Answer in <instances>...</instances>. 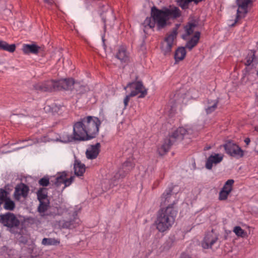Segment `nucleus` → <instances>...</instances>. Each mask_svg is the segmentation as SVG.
I'll return each mask as SVG.
<instances>
[{
    "instance_id": "obj_1",
    "label": "nucleus",
    "mask_w": 258,
    "mask_h": 258,
    "mask_svg": "<svg viewBox=\"0 0 258 258\" xmlns=\"http://www.w3.org/2000/svg\"><path fill=\"white\" fill-rule=\"evenodd\" d=\"M177 202L171 188L167 189L161 196V204L163 206L167 205V206L161 208L157 215L155 224L159 232H164L168 230L174 223L177 215L174 205Z\"/></svg>"
},
{
    "instance_id": "obj_2",
    "label": "nucleus",
    "mask_w": 258,
    "mask_h": 258,
    "mask_svg": "<svg viewBox=\"0 0 258 258\" xmlns=\"http://www.w3.org/2000/svg\"><path fill=\"white\" fill-rule=\"evenodd\" d=\"M101 121L98 118L88 116L74 123L73 136L64 134L62 142H69L73 140L87 141L95 138L99 133Z\"/></svg>"
},
{
    "instance_id": "obj_3",
    "label": "nucleus",
    "mask_w": 258,
    "mask_h": 258,
    "mask_svg": "<svg viewBox=\"0 0 258 258\" xmlns=\"http://www.w3.org/2000/svg\"><path fill=\"white\" fill-rule=\"evenodd\" d=\"M181 15L180 10L176 7L165 8L162 10L153 7L151 9V17H147L144 21L145 26L154 28L156 24L159 28L164 27L170 19H176Z\"/></svg>"
},
{
    "instance_id": "obj_4",
    "label": "nucleus",
    "mask_w": 258,
    "mask_h": 258,
    "mask_svg": "<svg viewBox=\"0 0 258 258\" xmlns=\"http://www.w3.org/2000/svg\"><path fill=\"white\" fill-rule=\"evenodd\" d=\"M79 85L78 82L74 81L72 78L60 80L58 81L53 80L39 83L34 86L36 90L40 91H52L61 89L72 90L74 87H77Z\"/></svg>"
},
{
    "instance_id": "obj_5",
    "label": "nucleus",
    "mask_w": 258,
    "mask_h": 258,
    "mask_svg": "<svg viewBox=\"0 0 258 258\" xmlns=\"http://www.w3.org/2000/svg\"><path fill=\"white\" fill-rule=\"evenodd\" d=\"M193 133V130L188 127H180L175 130L168 139H165L163 144L158 147L157 151L161 156L166 153L177 140H181L184 138H190Z\"/></svg>"
},
{
    "instance_id": "obj_6",
    "label": "nucleus",
    "mask_w": 258,
    "mask_h": 258,
    "mask_svg": "<svg viewBox=\"0 0 258 258\" xmlns=\"http://www.w3.org/2000/svg\"><path fill=\"white\" fill-rule=\"evenodd\" d=\"M124 89H128L130 91L131 96H136L139 95V98H144L147 94V89L141 81H134L127 84Z\"/></svg>"
},
{
    "instance_id": "obj_7",
    "label": "nucleus",
    "mask_w": 258,
    "mask_h": 258,
    "mask_svg": "<svg viewBox=\"0 0 258 258\" xmlns=\"http://www.w3.org/2000/svg\"><path fill=\"white\" fill-rule=\"evenodd\" d=\"M177 35V29L174 28L171 31L166 34L164 41L161 44V50L165 54L171 51L172 47L175 43L176 38Z\"/></svg>"
},
{
    "instance_id": "obj_8",
    "label": "nucleus",
    "mask_w": 258,
    "mask_h": 258,
    "mask_svg": "<svg viewBox=\"0 0 258 258\" xmlns=\"http://www.w3.org/2000/svg\"><path fill=\"white\" fill-rule=\"evenodd\" d=\"M135 166V164L131 160H127L122 165V168L119 169L117 172L115 173L113 177L111 179L112 186L117 184L118 180L123 178L126 174L132 170Z\"/></svg>"
},
{
    "instance_id": "obj_9",
    "label": "nucleus",
    "mask_w": 258,
    "mask_h": 258,
    "mask_svg": "<svg viewBox=\"0 0 258 258\" xmlns=\"http://www.w3.org/2000/svg\"><path fill=\"white\" fill-rule=\"evenodd\" d=\"M0 223L12 228L18 227L20 224V221L13 213L8 212L0 215Z\"/></svg>"
},
{
    "instance_id": "obj_10",
    "label": "nucleus",
    "mask_w": 258,
    "mask_h": 258,
    "mask_svg": "<svg viewBox=\"0 0 258 258\" xmlns=\"http://www.w3.org/2000/svg\"><path fill=\"white\" fill-rule=\"evenodd\" d=\"M238 9L235 23L238 20L245 17L248 12V7L252 4V0H236Z\"/></svg>"
},
{
    "instance_id": "obj_11",
    "label": "nucleus",
    "mask_w": 258,
    "mask_h": 258,
    "mask_svg": "<svg viewBox=\"0 0 258 258\" xmlns=\"http://www.w3.org/2000/svg\"><path fill=\"white\" fill-rule=\"evenodd\" d=\"M30 191V188L28 185L20 183L18 184L15 187L13 197L16 201H20L22 199H26Z\"/></svg>"
},
{
    "instance_id": "obj_12",
    "label": "nucleus",
    "mask_w": 258,
    "mask_h": 258,
    "mask_svg": "<svg viewBox=\"0 0 258 258\" xmlns=\"http://www.w3.org/2000/svg\"><path fill=\"white\" fill-rule=\"evenodd\" d=\"M226 153L231 156L240 158L243 156V151L236 144L229 142L224 145Z\"/></svg>"
},
{
    "instance_id": "obj_13",
    "label": "nucleus",
    "mask_w": 258,
    "mask_h": 258,
    "mask_svg": "<svg viewBox=\"0 0 258 258\" xmlns=\"http://www.w3.org/2000/svg\"><path fill=\"white\" fill-rule=\"evenodd\" d=\"M218 236L212 232L207 233L201 245L204 249L212 248V246L217 242Z\"/></svg>"
},
{
    "instance_id": "obj_14",
    "label": "nucleus",
    "mask_w": 258,
    "mask_h": 258,
    "mask_svg": "<svg viewBox=\"0 0 258 258\" xmlns=\"http://www.w3.org/2000/svg\"><path fill=\"white\" fill-rule=\"evenodd\" d=\"M223 159V155L221 154L214 153L211 154L207 159L206 168L209 170L212 169L214 165L220 163Z\"/></svg>"
},
{
    "instance_id": "obj_15",
    "label": "nucleus",
    "mask_w": 258,
    "mask_h": 258,
    "mask_svg": "<svg viewBox=\"0 0 258 258\" xmlns=\"http://www.w3.org/2000/svg\"><path fill=\"white\" fill-rule=\"evenodd\" d=\"M74 178V177L73 176L67 178V173L66 172H62L59 173L55 178V184L56 186H59L61 184H63L64 186L63 187V189H64L72 183Z\"/></svg>"
},
{
    "instance_id": "obj_16",
    "label": "nucleus",
    "mask_w": 258,
    "mask_h": 258,
    "mask_svg": "<svg viewBox=\"0 0 258 258\" xmlns=\"http://www.w3.org/2000/svg\"><path fill=\"white\" fill-rule=\"evenodd\" d=\"M100 147V144L99 143H96L94 145L91 146L86 152L87 158L89 159H95L99 153Z\"/></svg>"
},
{
    "instance_id": "obj_17",
    "label": "nucleus",
    "mask_w": 258,
    "mask_h": 258,
    "mask_svg": "<svg viewBox=\"0 0 258 258\" xmlns=\"http://www.w3.org/2000/svg\"><path fill=\"white\" fill-rule=\"evenodd\" d=\"M115 56L121 62H128L130 59L128 53L124 46L118 48Z\"/></svg>"
},
{
    "instance_id": "obj_18",
    "label": "nucleus",
    "mask_w": 258,
    "mask_h": 258,
    "mask_svg": "<svg viewBox=\"0 0 258 258\" xmlns=\"http://www.w3.org/2000/svg\"><path fill=\"white\" fill-rule=\"evenodd\" d=\"M200 37V33L196 32L192 37L187 42L185 47L188 48L189 50H191L198 44Z\"/></svg>"
},
{
    "instance_id": "obj_19",
    "label": "nucleus",
    "mask_w": 258,
    "mask_h": 258,
    "mask_svg": "<svg viewBox=\"0 0 258 258\" xmlns=\"http://www.w3.org/2000/svg\"><path fill=\"white\" fill-rule=\"evenodd\" d=\"M74 168L75 173L78 176H82L85 171V165L78 160L75 161Z\"/></svg>"
},
{
    "instance_id": "obj_20",
    "label": "nucleus",
    "mask_w": 258,
    "mask_h": 258,
    "mask_svg": "<svg viewBox=\"0 0 258 258\" xmlns=\"http://www.w3.org/2000/svg\"><path fill=\"white\" fill-rule=\"evenodd\" d=\"M39 47L35 44H24L23 47V51L25 54L29 53L37 54L38 52Z\"/></svg>"
},
{
    "instance_id": "obj_21",
    "label": "nucleus",
    "mask_w": 258,
    "mask_h": 258,
    "mask_svg": "<svg viewBox=\"0 0 258 258\" xmlns=\"http://www.w3.org/2000/svg\"><path fill=\"white\" fill-rule=\"evenodd\" d=\"M0 49L13 52L16 49V45L15 44L10 45L6 41H0Z\"/></svg>"
},
{
    "instance_id": "obj_22",
    "label": "nucleus",
    "mask_w": 258,
    "mask_h": 258,
    "mask_svg": "<svg viewBox=\"0 0 258 258\" xmlns=\"http://www.w3.org/2000/svg\"><path fill=\"white\" fill-rule=\"evenodd\" d=\"M196 24L194 23H188L184 27L185 34L183 35L182 37L183 39L186 40L187 39V36L190 35L194 33Z\"/></svg>"
},
{
    "instance_id": "obj_23",
    "label": "nucleus",
    "mask_w": 258,
    "mask_h": 258,
    "mask_svg": "<svg viewBox=\"0 0 258 258\" xmlns=\"http://www.w3.org/2000/svg\"><path fill=\"white\" fill-rule=\"evenodd\" d=\"M185 47H179L175 51L174 58L176 61H180L184 59L186 55Z\"/></svg>"
},
{
    "instance_id": "obj_24",
    "label": "nucleus",
    "mask_w": 258,
    "mask_h": 258,
    "mask_svg": "<svg viewBox=\"0 0 258 258\" xmlns=\"http://www.w3.org/2000/svg\"><path fill=\"white\" fill-rule=\"evenodd\" d=\"M3 204L4 208L8 211H13L16 207L15 202L10 198L9 195Z\"/></svg>"
},
{
    "instance_id": "obj_25",
    "label": "nucleus",
    "mask_w": 258,
    "mask_h": 258,
    "mask_svg": "<svg viewBox=\"0 0 258 258\" xmlns=\"http://www.w3.org/2000/svg\"><path fill=\"white\" fill-rule=\"evenodd\" d=\"M80 220L79 218L75 217L73 221H66L63 224V227L67 228H74L80 224Z\"/></svg>"
},
{
    "instance_id": "obj_26",
    "label": "nucleus",
    "mask_w": 258,
    "mask_h": 258,
    "mask_svg": "<svg viewBox=\"0 0 258 258\" xmlns=\"http://www.w3.org/2000/svg\"><path fill=\"white\" fill-rule=\"evenodd\" d=\"M39 201V205L38 207V211L40 213L45 212L48 209L49 206V202L48 200H44Z\"/></svg>"
},
{
    "instance_id": "obj_27",
    "label": "nucleus",
    "mask_w": 258,
    "mask_h": 258,
    "mask_svg": "<svg viewBox=\"0 0 258 258\" xmlns=\"http://www.w3.org/2000/svg\"><path fill=\"white\" fill-rule=\"evenodd\" d=\"M59 243V239L52 238H44L42 240V244L44 245H57Z\"/></svg>"
},
{
    "instance_id": "obj_28",
    "label": "nucleus",
    "mask_w": 258,
    "mask_h": 258,
    "mask_svg": "<svg viewBox=\"0 0 258 258\" xmlns=\"http://www.w3.org/2000/svg\"><path fill=\"white\" fill-rule=\"evenodd\" d=\"M218 101L214 100L211 101H208V106L206 109L207 113H211L213 112L217 108Z\"/></svg>"
},
{
    "instance_id": "obj_29",
    "label": "nucleus",
    "mask_w": 258,
    "mask_h": 258,
    "mask_svg": "<svg viewBox=\"0 0 258 258\" xmlns=\"http://www.w3.org/2000/svg\"><path fill=\"white\" fill-rule=\"evenodd\" d=\"M203 0H177V3L182 9H185L188 8L189 4L194 2L196 4H198L200 2H202Z\"/></svg>"
},
{
    "instance_id": "obj_30",
    "label": "nucleus",
    "mask_w": 258,
    "mask_h": 258,
    "mask_svg": "<svg viewBox=\"0 0 258 258\" xmlns=\"http://www.w3.org/2000/svg\"><path fill=\"white\" fill-rule=\"evenodd\" d=\"M37 195L39 201L48 200L47 189L45 188H40L37 192Z\"/></svg>"
},
{
    "instance_id": "obj_31",
    "label": "nucleus",
    "mask_w": 258,
    "mask_h": 258,
    "mask_svg": "<svg viewBox=\"0 0 258 258\" xmlns=\"http://www.w3.org/2000/svg\"><path fill=\"white\" fill-rule=\"evenodd\" d=\"M234 182V180L228 179L224 184L222 189L226 191L230 194L232 190V186Z\"/></svg>"
},
{
    "instance_id": "obj_32",
    "label": "nucleus",
    "mask_w": 258,
    "mask_h": 258,
    "mask_svg": "<svg viewBox=\"0 0 258 258\" xmlns=\"http://www.w3.org/2000/svg\"><path fill=\"white\" fill-rule=\"evenodd\" d=\"M233 232L239 237H245L247 236V233L240 226H235L233 229Z\"/></svg>"
},
{
    "instance_id": "obj_33",
    "label": "nucleus",
    "mask_w": 258,
    "mask_h": 258,
    "mask_svg": "<svg viewBox=\"0 0 258 258\" xmlns=\"http://www.w3.org/2000/svg\"><path fill=\"white\" fill-rule=\"evenodd\" d=\"M79 85H78L77 88L74 87V89L76 90V92L79 94H83L89 90V88L87 85H84L81 84L80 82H78Z\"/></svg>"
},
{
    "instance_id": "obj_34",
    "label": "nucleus",
    "mask_w": 258,
    "mask_h": 258,
    "mask_svg": "<svg viewBox=\"0 0 258 258\" xmlns=\"http://www.w3.org/2000/svg\"><path fill=\"white\" fill-rule=\"evenodd\" d=\"M9 195L8 191L3 188L0 189V206L3 204Z\"/></svg>"
},
{
    "instance_id": "obj_35",
    "label": "nucleus",
    "mask_w": 258,
    "mask_h": 258,
    "mask_svg": "<svg viewBox=\"0 0 258 258\" xmlns=\"http://www.w3.org/2000/svg\"><path fill=\"white\" fill-rule=\"evenodd\" d=\"M230 194L226 191L221 189L219 192V199L220 201L226 200Z\"/></svg>"
},
{
    "instance_id": "obj_36",
    "label": "nucleus",
    "mask_w": 258,
    "mask_h": 258,
    "mask_svg": "<svg viewBox=\"0 0 258 258\" xmlns=\"http://www.w3.org/2000/svg\"><path fill=\"white\" fill-rule=\"evenodd\" d=\"M38 183L42 186H47L49 184V179L47 177H44L39 180Z\"/></svg>"
},
{
    "instance_id": "obj_37",
    "label": "nucleus",
    "mask_w": 258,
    "mask_h": 258,
    "mask_svg": "<svg viewBox=\"0 0 258 258\" xmlns=\"http://www.w3.org/2000/svg\"><path fill=\"white\" fill-rule=\"evenodd\" d=\"M181 90H180V92H181ZM182 97V96L180 95V92H176L173 97V99H171V102L172 103L173 102L175 101L176 102H179L180 98Z\"/></svg>"
},
{
    "instance_id": "obj_38",
    "label": "nucleus",
    "mask_w": 258,
    "mask_h": 258,
    "mask_svg": "<svg viewBox=\"0 0 258 258\" xmlns=\"http://www.w3.org/2000/svg\"><path fill=\"white\" fill-rule=\"evenodd\" d=\"M254 58V54L253 53L249 55L247 57L246 61L245 62V65H246L247 66H250L251 64V63H252V62L253 61Z\"/></svg>"
},
{
    "instance_id": "obj_39",
    "label": "nucleus",
    "mask_w": 258,
    "mask_h": 258,
    "mask_svg": "<svg viewBox=\"0 0 258 258\" xmlns=\"http://www.w3.org/2000/svg\"><path fill=\"white\" fill-rule=\"evenodd\" d=\"M134 97V96H131V94L130 93L128 95H126L123 100V103L124 105V108L126 107L128 105V102L130 101V98L131 97Z\"/></svg>"
},
{
    "instance_id": "obj_40",
    "label": "nucleus",
    "mask_w": 258,
    "mask_h": 258,
    "mask_svg": "<svg viewBox=\"0 0 258 258\" xmlns=\"http://www.w3.org/2000/svg\"><path fill=\"white\" fill-rule=\"evenodd\" d=\"M26 141H31L30 143H29L27 145H32L33 144L38 143L39 142V140L37 139H31V140H26Z\"/></svg>"
},
{
    "instance_id": "obj_41",
    "label": "nucleus",
    "mask_w": 258,
    "mask_h": 258,
    "mask_svg": "<svg viewBox=\"0 0 258 258\" xmlns=\"http://www.w3.org/2000/svg\"><path fill=\"white\" fill-rule=\"evenodd\" d=\"M250 142V139L248 138H246L244 140V142L245 143V144H246V145H249V143Z\"/></svg>"
},
{
    "instance_id": "obj_42",
    "label": "nucleus",
    "mask_w": 258,
    "mask_h": 258,
    "mask_svg": "<svg viewBox=\"0 0 258 258\" xmlns=\"http://www.w3.org/2000/svg\"><path fill=\"white\" fill-rule=\"evenodd\" d=\"M181 258H191L189 256H186L185 254H182Z\"/></svg>"
},
{
    "instance_id": "obj_43",
    "label": "nucleus",
    "mask_w": 258,
    "mask_h": 258,
    "mask_svg": "<svg viewBox=\"0 0 258 258\" xmlns=\"http://www.w3.org/2000/svg\"><path fill=\"white\" fill-rule=\"evenodd\" d=\"M44 1L46 3H51V0H44Z\"/></svg>"
},
{
    "instance_id": "obj_44",
    "label": "nucleus",
    "mask_w": 258,
    "mask_h": 258,
    "mask_svg": "<svg viewBox=\"0 0 258 258\" xmlns=\"http://www.w3.org/2000/svg\"><path fill=\"white\" fill-rule=\"evenodd\" d=\"M255 131L258 133V126L255 127Z\"/></svg>"
},
{
    "instance_id": "obj_45",
    "label": "nucleus",
    "mask_w": 258,
    "mask_h": 258,
    "mask_svg": "<svg viewBox=\"0 0 258 258\" xmlns=\"http://www.w3.org/2000/svg\"><path fill=\"white\" fill-rule=\"evenodd\" d=\"M255 131L258 133V126L255 127Z\"/></svg>"
},
{
    "instance_id": "obj_46",
    "label": "nucleus",
    "mask_w": 258,
    "mask_h": 258,
    "mask_svg": "<svg viewBox=\"0 0 258 258\" xmlns=\"http://www.w3.org/2000/svg\"><path fill=\"white\" fill-rule=\"evenodd\" d=\"M171 108H172L171 109L172 110L173 109L174 107L173 106H171Z\"/></svg>"
},
{
    "instance_id": "obj_47",
    "label": "nucleus",
    "mask_w": 258,
    "mask_h": 258,
    "mask_svg": "<svg viewBox=\"0 0 258 258\" xmlns=\"http://www.w3.org/2000/svg\"><path fill=\"white\" fill-rule=\"evenodd\" d=\"M232 26H233L234 25V24H233L231 25Z\"/></svg>"
}]
</instances>
